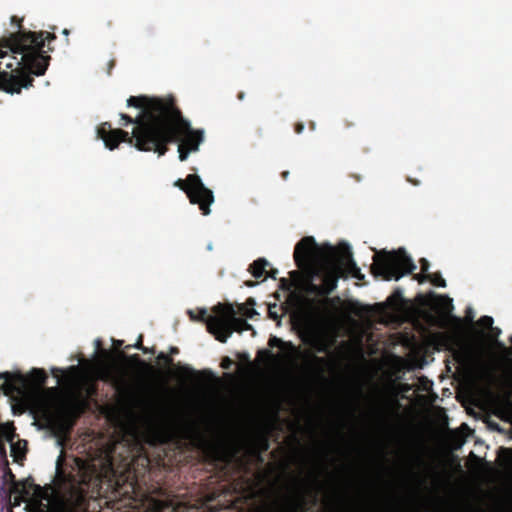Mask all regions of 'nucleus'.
I'll return each mask as SVG.
<instances>
[{
    "mask_svg": "<svg viewBox=\"0 0 512 512\" xmlns=\"http://www.w3.org/2000/svg\"><path fill=\"white\" fill-rule=\"evenodd\" d=\"M114 486V469L110 461H85L74 458L71 463L59 456L53 484L35 485V495L50 501L54 493L64 496L60 512H89V501L105 497Z\"/></svg>",
    "mask_w": 512,
    "mask_h": 512,
    "instance_id": "f257e3e1",
    "label": "nucleus"
},
{
    "mask_svg": "<svg viewBox=\"0 0 512 512\" xmlns=\"http://www.w3.org/2000/svg\"><path fill=\"white\" fill-rule=\"evenodd\" d=\"M168 102L169 97L130 96L127 99V106L140 109V113L135 118L125 113H121L120 117L124 121L121 123L123 126L135 125L132 135L119 128L112 129L109 123H103L97 130L99 138L110 150L117 148L121 142H128L139 151L151 152L155 143H158L155 140L164 136L159 127Z\"/></svg>",
    "mask_w": 512,
    "mask_h": 512,
    "instance_id": "f03ea898",
    "label": "nucleus"
},
{
    "mask_svg": "<svg viewBox=\"0 0 512 512\" xmlns=\"http://www.w3.org/2000/svg\"><path fill=\"white\" fill-rule=\"evenodd\" d=\"M159 131L163 132L164 136L162 139L156 140L158 143H155L151 152L163 156L168 151L169 144L178 142L180 161L187 160L191 152L198 151L204 140V132L191 127L190 122L184 118L181 110L176 105L175 99L171 96Z\"/></svg>",
    "mask_w": 512,
    "mask_h": 512,
    "instance_id": "7ed1b4c3",
    "label": "nucleus"
},
{
    "mask_svg": "<svg viewBox=\"0 0 512 512\" xmlns=\"http://www.w3.org/2000/svg\"><path fill=\"white\" fill-rule=\"evenodd\" d=\"M294 261L298 268H305L315 262L321 261L317 275L321 279L324 297L331 294L343 276V267L337 262V251L329 246L326 251L321 250L314 237L305 236L295 246Z\"/></svg>",
    "mask_w": 512,
    "mask_h": 512,
    "instance_id": "20e7f679",
    "label": "nucleus"
},
{
    "mask_svg": "<svg viewBox=\"0 0 512 512\" xmlns=\"http://www.w3.org/2000/svg\"><path fill=\"white\" fill-rule=\"evenodd\" d=\"M416 265L403 248L396 251L377 252L373 257L371 273L375 277H381L386 281L399 280L406 274H413Z\"/></svg>",
    "mask_w": 512,
    "mask_h": 512,
    "instance_id": "39448f33",
    "label": "nucleus"
},
{
    "mask_svg": "<svg viewBox=\"0 0 512 512\" xmlns=\"http://www.w3.org/2000/svg\"><path fill=\"white\" fill-rule=\"evenodd\" d=\"M212 310L214 316L208 320V332L219 342L226 343L233 332L242 333L252 330L255 334L253 327L246 319L236 317L237 312L232 304L218 303Z\"/></svg>",
    "mask_w": 512,
    "mask_h": 512,
    "instance_id": "423d86ee",
    "label": "nucleus"
},
{
    "mask_svg": "<svg viewBox=\"0 0 512 512\" xmlns=\"http://www.w3.org/2000/svg\"><path fill=\"white\" fill-rule=\"evenodd\" d=\"M174 185L186 193L190 203L199 206L203 215L210 214V205L214 202V195L197 174H189L185 180L178 179Z\"/></svg>",
    "mask_w": 512,
    "mask_h": 512,
    "instance_id": "0eeeda50",
    "label": "nucleus"
},
{
    "mask_svg": "<svg viewBox=\"0 0 512 512\" xmlns=\"http://www.w3.org/2000/svg\"><path fill=\"white\" fill-rule=\"evenodd\" d=\"M47 378V373L41 368H33L28 375H23L20 372H0V379L5 380L1 389L6 395L19 392L20 389L28 388L30 386L37 389L41 388L45 385Z\"/></svg>",
    "mask_w": 512,
    "mask_h": 512,
    "instance_id": "6e6552de",
    "label": "nucleus"
},
{
    "mask_svg": "<svg viewBox=\"0 0 512 512\" xmlns=\"http://www.w3.org/2000/svg\"><path fill=\"white\" fill-rule=\"evenodd\" d=\"M266 512H310L305 494L300 489L287 496L283 504L278 509L268 510Z\"/></svg>",
    "mask_w": 512,
    "mask_h": 512,
    "instance_id": "1a4fd4ad",
    "label": "nucleus"
},
{
    "mask_svg": "<svg viewBox=\"0 0 512 512\" xmlns=\"http://www.w3.org/2000/svg\"><path fill=\"white\" fill-rule=\"evenodd\" d=\"M337 262L343 267V275L348 273L358 280L364 279V275L353 260L352 252L348 246L337 251Z\"/></svg>",
    "mask_w": 512,
    "mask_h": 512,
    "instance_id": "9d476101",
    "label": "nucleus"
},
{
    "mask_svg": "<svg viewBox=\"0 0 512 512\" xmlns=\"http://www.w3.org/2000/svg\"><path fill=\"white\" fill-rule=\"evenodd\" d=\"M89 408V401L86 397H83L82 393H79L74 397V399L71 401L67 414L73 418V421L78 419L86 412V410Z\"/></svg>",
    "mask_w": 512,
    "mask_h": 512,
    "instance_id": "9b49d317",
    "label": "nucleus"
},
{
    "mask_svg": "<svg viewBox=\"0 0 512 512\" xmlns=\"http://www.w3.org/2000/svg\"><path fill=\"white\" fill-rule=\"evenodd\" d=\"M114 387L123 398L128 400H135L137 398L133 385L124 376L114 380Z\"/></svg>",
    "mask_w": 512,
    "mask_h": 512,
    "instance_id": "f8f14e48",
    "label": "nucleus"
},
{
    "mask_svg": "<svg viewBox=\"0 0 512 512\" xmlns=\"http://www.w3.org/2000/svg\"><path fill=\"white\" fill-rule=\"evenodd\" d=\"M4 477L7 481H11V492L20 494L18 497H15L14 502V505H20L22 497L29 495V492L26 491V488L23 484L15 480V475L9 468H7Z\"/></svg>",
    "mask_w": 512,
    "mask_h": 512,
    "instance_id": "ddd939ff",
    "label": "nucleus"
},
{
    "mask_svg": "<svg viewBox=\"0 0 512 512\" xmlns=\"http://www.w3.org/2000/svg\"><path fill=\"white\" fill-rule=\"evenodd\" d=\"M404 299L402 291L397 288L394 292L386 299L385 305L392 311H399L403 305Z\"/></svg>",
    "mask_w": 512,
    "mask_h": 512,
    "instance_id": "4468645a",
    "label": "nucleus"
},
{
    "mask_svg": "<svg viewBox=\"0 0 512 512\" xmlns=\"http://www.w3.org/2000/svg\"><path fill=\"white\" fill-rule=\"evenodd\" d=\"M269 265V262L264 258H259L255 260L250 266H249V272L255 277V278H261L266 275V268Z\"/></svg>",
    "mask_w": 512,
    "mask_h": 512,
    "instance_id": "2eb2a0df",
    "label": "nucleus"
},
{
    "mask_svg": "<svg viewBox=\"0 0 512 512\" xmlns=\"http://www.w3.org/2000/svg\"><path fill=\"white\" fill-rule=\"evenodd\" d=\"M0 434L3 438H5L8 442H11V452L13 455H15V457H17L16 455V452H17V447L16 445L13 443V439H14V428L12 426H9V425H3L1 426L0 428Z\"/></svg>",
    "mask_w": 512,
    "mask_h": 512,
    "instance_id": "dca6fc26",
    "label": "nucleus"
},
{
    "mask_svg": "<svg viewBox=\"0 0 512 512\" xmlns=\"http://www.w3.org/2000/svg\"><path fill=\"white\" fill-rule=\"evenodd\" d=\"M253 305H255L254 299L249 298L246 304L239 305V313L242 314L245 318L252 319L257 314L256 310L252 307Z\"/></svg>",
    "mask_w": 512,
    "mask_h": 512,
    "instance_id": "f3484780",
    "label": "nucleus"
},
{
    "mask_svg": "<svg viewBox=\"0 0 512 512\" xmlns=\"http://www.w3.org/2000/svg\"><path fill=\"white\" fill-rule=\"evenodd\" d=\"M493 318L490 316H482L477 321V324L481 326L484 329H491V331L494 333V335L497 337L500 334V329L493 328Z\"/></svg>",
    "mask_w": 512,
    "mask_h": 512,
    "instance_id": "a211bd4d",
    "label": "nucleus"
},
{
    "mask_svg": "<svg viewBox=\"0 0 512 512\" xmlns=\"http://www.w3.org/2000/svg\"><path fill=\"white\" fill-rule=\"evenodd\" d=\"M152 512H176V509L172 505V503L155 500V501H153Z\"/></svg>",
    "mask_w": 512,
    "mask_h": 512,
    "instance_id": "6ab92c4d",
    "label": "nucleus"
},
{
    "mask_svg": "<svg viewBox=\"0 0 512 512\" xmlns=\"http://www.w3.org/2000/svg\"><path fill=\"white\" fill-rule=\"evenodd\" d=\"M327 364V360L324 357H319L315 354H309V365L318 370L322 371V368Z\"/></svg>",
    "mask_w": 512,
    "mask_h": 512,
    "instance_id": "aec40b11",
    "label": "nucleus"
},
{
    "mask_svg": "<svg viewBox=\"0 0 512 512\" xmlns=\"http://www.w3.org/2000/svg\"><path fill=\"white\" fill-rule=\"evenodd\" d=\"M428 281L436 287H446V281L439 272L430 273Z\"/></svg>",
    "mask_w": 512,
    "mask_h": 512,
    "instance_id": "412c9836",
    "label": "nucleus"
},
{
    "mask_svg": "<svg viewBox=\"0 0 512 512\" xmlns=\"http://www.w3.org/2000/svg\"><path fill=\"white\" fill-rule=\"evenodd\" d=\"M188 314L192 320L205 321L207 326H208V320L212 316V315H210V316L207 315L206 309H200L198 311L197 315H195L193 313V311H188Z\"/></svg>",
    "mask_w": 512,
    "mask_h": 512,
    "instance_id": "4be33fe9",
    "label": "nucleus"
},
{
    "mask_svg": "<svg viewBox=\"0 0 512 512\" xmlns=\"http://www.w3.org/2000/svg\"><path fill=\"white\" fill-rule=\"evenodd\" d=\"M121 357L125 358V359H128L131 363H134V364H137L141 367H144V368H149L151 369V366H149L145 361H143L138 354H134V355H131V356H126L124 353H121L120 354Z\"/></svg>",
    "mask_w": 512,
    "mask_h": 512,
    "instance_id": "5701e85b",
    "label": "nucleus"
},
{
    "mask_svg": "<svg viewBox=\"0 0 512 512\" xmlns=\"http://www.w3.org/2000/svg\"><path fill=\"white\" fill-rule=\"evenodd\" d=\"M507 469H512V449L501 447L500 449Z\"/></svg>",
    "mask_w": 512,
    "mask_h": 512,
    "instance_id": "b1692460",
    "label": "nucleus"
},
{
    "mask_svg": "<svg viewBox=\"0 0 512 512\" xmlns=\"http://www.w3.org/2000/svg\"><path fill=\"white\" fill-rule=\"evenodd\" d=\"M180 370L182 373L184 374H187L189 376H193V377H196V378H199L200 376H203L204 374H208L209 376H212V373L211 372H208V371H201V372H198V371H195L191 368H189L188 366H183V367H180Z\"/></svg>",
    "mask_w": 512,
    "mask_h": 512,
    "instance_id": "393cba45",
    "label": "nucleus"
},
{
    "mask_svg": "<svg viewBox=\"0 0 512 512\" xmlns=\"http://www.w3.org/2000/svg\"><path fill=\"white\" fill-rule=\"evenodd\" d=\"M307 292L309 294H314L317 296L324 297L323 290H322V287L320 286V284H315L312 281H310L307 284Z\"/></svg>",
    "mask_w": 512,
    "mask_h": 512,
    "instance_id": "a878e982",
    "label": "nucleus"
},
{
    "mask_svg": "<svg viewBox=\"0 0 512 512\" xmlns=\"http://www.w3.org/2000/svg\"><path fill=\"white\" fill-rule=\"evenodd\" d=\"M279 287L282 290L289 291L293 287V283L287 278H281L279 281Z\"/></svg>",
    "mask_w": 512,
    "mask_h": 512,
    "instance_id": "bb28decb",
    "label": "nucleus"
},
{
    "mask_svg": "<svg viewBox=\"0 0 512 512\" xmlns=\"http://www.w3.org/2000/svg\"><path fill=\"white\" fill-rule=\"evenodd\" d=\"M97 392H98V389H97L96 385L90 384L86 387V395L84 397H86L89 400V398L96 396Z\"/></svg>",
    "mask_w": 512,
    "mask_h": 512,
    "instance_id": "cd10ccee",
    "label": "nucleus"
},
{
    "mask_svg": "<svg viewBox=\"0 0 512 512\" xmlns=\"http://www.w3.org/2000/svg\"><path fill=\"white\" fill-rule=\"evenodd\" d=\"M285 343L280 339V338H277L276 336H271L269 341H268V345L272 348L274 347H280L282 345H284Z\"/></svg>",
    "mask_w": 512,
    "mask_h": 512,
    "instance_id": "c85d7f7f",
    "label": "nucleus"
},
{
    "mask_svg": "<svg viewBox=\"0 0 512 512\" xmlns=\"http://www.w3.org/2000/svg\"><path fill=\"white\" fill-rule=\"evenodd\" d=\"M158 360L162 361L165 365L167 366H170L173 364V359L166 355L165 353L161 352L158 357H157Z\"/></svg>",
    "mask_w": 512,
    "mask_h": 512,
    "instance_id": "c756f323",
    "label": "nucleus"
},
{
    "mask_svg": "<svg viewBox=\"0 0 512 512\" xmlns=\"http://www.w3.org/2000/svg\"><path fill=\"white\" fill-rule=\"evenodd\" d=\"M419 263H420V266H421V271H422L423 273L429 274V273H428V270H429V268H430V263H429V261H428L426 258H421V259L419 260Z\"/></svg>",
    "mask_w": 512,
    "mask_h": 512,
    "instance_id": "7c9ffc66",
    "label": "nucleus"
},
{
    "mask_svg": "<svg viewBox=\"0 0 512 512\" xmlns=\"http://www.w3.org/2000/svg\"><path fill=\"white\" fill-rule=\"evenodd\" d=\"M413 279L417 280L420 284L424 283L425 281H428L429 274L426 273H420V274H413Z\"/></svg>",
    "mask_w": 512,
    "mask_h": 512,
    "instance_id": "2f4dec72",
    "label": "nucleus"
},
{
    "mask_svg": "<svg viewBox=\"0 0 512 512\" xmlns=\"http://www.w3.org/2000/svg\"><path fill=\"white\" fill-rule=\"evenodd\" d=\"M133 347L142 350L144 353L150 352L148 348L143 346V336L140 335L137 342L133 345Z\"/></svg>",
    "mask_w": 512,
    "mask_h": 512,
    "instance_id": "473e14b6",
    "label": "nucleus"
},
{
    "mask_svg": "<svg viewBox=\"0 0 512 512\" xmlns=\"http://www.w3.org/2000/svg\"><path fill=\"white\" fill-rule=\"evenodd\" d=\"M465 320H466L468 323H473V320H474V312H473L472 308H467L466 313H465Z\"/></svg>",
    "mask_w": 512,
    "mask_h": 512,
    "instance_id": "72a5a7b5",
    "label": "nucleus"
},
{
    "mask_svg": "<svg viewBox=\"0 0 512 512\" xmlns=\"http://www.w3.org/2000/svg\"><path fill=\"white\" fill-rule=\"evenodd\" d=\"M232 365V360L229 357H225L222 359L221 367L224 369H229Z\"/></svg>",
    "mask_w": 512,
    "mask_h": 512,
    "instance_id": "f704fd0d",
    "label": "nucleus"
},
{
    "mask_svg": "<svg viewBox=\"0 0 512 512\" xmlns=\"http://www.w3.org/2000/svg\"><path fill=\"white\" fill-rule=\"evenodd\" d=\"M278 275V270L275 268L270 269L269 271L266 270V277H270L272 279H276Z\"/></svg>",
    "mask_w": 512,
    "mask_h": 512,
    "instance_id": "c9c22d12",
    "label": "nucleus"
},
{
    "mask_svg": "<svg viewBox=\"0 0 512 512\" xmlns=\"http://www.w3.org/2000/svg\"><path fill=\"white\" fill-rule=\"evenodd\" d=\"M304 130V124L302 122H297L294 125V131L296 134H301Z\"/></svg>",
    "mask_w": 512,
    "mask_h": 512,
    "instance_id": "e433bc0d",
    "label": "nucleus"
},
{
    "mask_svg": "<svg viewBox=\"0 0 512 512\" xmlns=\"http://www.w3.org/2000/svg\"><path fill=\"white\" fill-rule=\"evenodd\" d=\"M115 64H116L115 59H112V60L109 61V63H108V74H111V71L114 68Z\"/></svg>",
    "mask_w": 512,
    "mask_h": 512,
    "instance_id": "4c0bfd02",
    "label": "nucleus"
},
{
    "mask_svg": "<svg viewBox=\"0 0 512 512\" xmlns=\"http://www.w3.org/2000/svg\"><path fill=\"white\" fill-rule=\"evenodd\" d=\"M438 298H439L440 300L446 301V302H447V304H448L449 306H451V307H452V300H451L449 297L444 296V295H441V296H439Z\"/></svg>",
    "mask_w": 512,
    "mask_h": 512,
    "instance_id": "58836bf2",
    "label": "nucleus"
},
{
    "mask_svg": "<svg viewBox=\"0 0 512 512\" xmlns=\"http://www.w3.org/2000/svg\"><path fill=\"white\" fill-rule=\"evenodd\" d=\"M259 355H265L267 357H272V352L270 350H261L258 352Z\"/></svg>",
    "mask_w": 512,
    "mask_h": 512,
    "instance_id": "ea45409f",
    "label": "nucleus"
},
{
    "mask_svg": "<svg viewBox=\"0 0 512 512\" xmlns=\"http://www.w3.org/2000/svg\"><path fill=\"white\" fill-rule=\"evenodd\" d=\"M316 351L319 352V353H324V352L327 351V349H326L325 345L320 344L319 346L316 347Z\"/></svg>",
    "mask_w": 512,
    "mask_h": 512,
    "instance_id": "a19ab883",
    "label": "nucleus"
},
{
    "mask_svg": "<svg viewBox=\"0 0 512 512\" xmlns=\"http://www.w3.org/2000/svg\"><path fill=\"white\" fill-rule=\"evenodd\" d=\"M453 319L456 322L457 328L460 329L462 326V320L458 317H453Z\"/></svg>",
    "mask_w": 512,
    "mask_h": 512,
    "instance_id": "79ce46f5",
    "label": "nucleus"
},
{
    "mask_svg": "<svg viewBox=\"0 0 512 512\" xmlns=\"http://www.w3.org/2000/svg\"><path fill=\"white\" fill-rule=\"evenodd\" d=\"M344 126H345V128H351L354 126V123L349 120H344Z\"/></svg>",
    "mask_w": 512,
    "mask_h": 512,
    "instance_id": "37998d69",
    "label": "nucleus"
},
{
    "mask_svg": "<svg viewBox=\"0 0 512 512\" xmlns=\"http://www.w3.org/2000/svg\"><path fill=\"white\" fill-rule=\"evenodd\" d=\"M170 353L171 354H178L179 353V349L177 347H171L170 348Z\"/></svg>",
    "mask_w": 512,
    "mask_h": 512,
    "instance_id": "c03bdc74",
    "label": "nucleus"
},
{
    "mask_svg": "<svg viewBox=\"0 0 512 512\" xmlns=\"http://www.w3.org/2000/svg\"><path fill=\"white\" fill-rule=\"evenodd\" d=\"M309 128H310L311 130H315V128H316V124H315V122H314V121H310V122H309Z\"/></svg>",
    "mask_w": 512,
    "mask_h": 512,
    "instance_id": "a18cd8bd",
    "label": "nucleus"
},
{
    "mask_svg": "<svg viewBox=\"0 0 512 512\" xmlns=\"http://www.w3.org/2000/svg\"><path fill=\"white\" fill-rule=\"evenodd\" d=\"M244 97H245V93H244V92H239V93H238V95H237V98H238L239 100H243V99H244Z\"/></svg>",
    "mask_w": 512,
    "mask_h": 512,
    "instance_id": "49530a36",
    "label": "nucleus"
},
{
    "mask_svg": "<svg viewBox=\"0 0 512 512\" xmlns=\"http://www.w3.org/2000/svg\"><path fill=\"white\" fill-rule=\"evenodd\" d=\"M245 284L248 286V287H253L256 285V283L254 281H246Z\"/></svg>",
    "mask_w": 512,
    "mask_h": 512,
    "instance_id": "de8ad7c7",
    "label": "nucleus"
},
{
    "mask_svg": "<svg viewBox=\"0 0 512 512\" xmlns=\"http://www.w3.org/2000/svg\"><path fill=\"white\" fill-rule=\"evenodd\" d=\"M288 175H289V172H288V171H284V172H282V178H283V179H285V180H286V179H287V177H288Z\"/></svg>",
    "mask_w": 512,
    "mask_h": 512,
    "instance_id": "09e8293b",
    "label": "nucleus"
},
{
    "mask_svg": "<svg viewBox=\"0 0 512 512\" xmlns=\"http://www.w3.org/2000/svg\"><path fill=\"white\" fill-rule=\"evenodd\" d=\"M290 276H291L292 278H294V277H298V272H297V271H292V272H290Z\"/></svg>",
    "mask_w": 512,
    "mask_h": 512,
    "instance_id": "8fccbe9b",
    "label": "nucleus"
},
{
    "mask_svg": "<svg viewBox=\"0 0 512 512\" xmlns=\"http://www.w3.org/2000/svg\"><path fill=\"white\" fill-rule=\"evenodd\" d=\"M269 313L273 319H278V315L276 313H272L271 311H269Z\"/></svg>",
    "mask_w": 512,
    "mask_h": 512,
    "instance_id": "3c124183",
    "label": "nucleus"
},
{
    "mask_svg": "<svg viewBox=\"0 0 512 512\" xmlns=\"http://www.w3.org/2000/svg\"><path fill=\"white\" fill-rule=\"evenodd\" d=\"M505 400H506V402H507V404H508V405H511V404H512V403H511V401H510V395H508V396L506 397V399H505Z\"/></svg>",
    "mask_w": 512,
    "mask_h": 512,
    "instance_id": "603ef678",
    "label": "nucleus"
},
{
    "mask_svg": "<svg viewBox=\"0 0 512 512\" xmlns=\"http://www.w3.org/2000/svg\"><path fill=\"white\" fill-rule=\"evenodd\" d=\"M62 33H63L64 35L68 36V35H69V30H68V29H64Z\"/></svg>",
    "mask_w": 512,
    "mask_h": 512,
    "instance_id": "864d4df0",
    "label": "nucleus"
},
{
    "mask_svg": "<svg viewBox=\"0 0 512 512\" xmlns=\"http://www.w3.org/2000/svg\"><path fill=\"white\" fill-rule=\"evenodd\" d=\"M287 345H288L292 350H294V349H295V347L293 346V344H292V343H290V342H289V343H287Z\"/></svg>",
    "mask_w": 512,
    "mask_h": 512,
    "instance_id": "5fc2aeb1",
    "label": "nucleus"
},
{
    "mask_svg": "<svg viewBox=\"0 0 512 512\" xmlns=\"http://www.w3.org/2000/svg\"><path fill=\"white\" fill-rule=\"evenodd\" d=\"M316 502H317V497L314 495L313 496V504H316Z\"/></svg>",
    "mask_w": 512,
    "mask_h": 512,
    "instance_id": "6e6d98bb",
    "label": "nucleus"
},
{
    "mask_svg": "<svg viewBox=\"0 0 512 512\" xmlns=\"http://www.w3.org/2000/svg\"><path fill=\"white\" fill-rule=\"evenodd\" d=\"M122 343H123V341H117V342H116V344H117L118 346H121V345H122Z\"/></svg>",
    "mask_w": 512,
    "mask_h": 512,
    "instance_id": "4d7b16f0",
    "label": "nucleus"
},
{
    "mask_svg": "<svg viewBox=\"0 0 512 512\" xmlns=\"http://www.w3.org/2000/svg\"><path fill=\"white\" fill-rule=\"evenodd\" d=\"M510 341L512 342V337L510 338Z\"/></svg>",
    "mask_w": 512,
    "mask_h": 512,
    "instance_id": "13d9d810",
    "label": "nucleus"
}]
</instances>
